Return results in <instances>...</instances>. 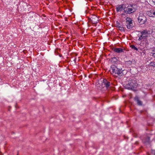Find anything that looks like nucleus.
<instances>
[{
    "label": "nucleus",
    "mask_w": 155,
    "mask_h": 155,
    "mask_svg": "<svg viewBox=\"0 0 155 155\" xmlns=\"http://www.w3.org/2000/svg\"><path fill=\"white\" fill-rule=\"evenodd\" d=\"M122 67V65L120 64L116 65H112L111 66L110 71L112 74H117L119 76H122L123 75L122 72L124 71Z\"/></svg>",
    "instance_id": "nucleus-1"
},
{
    "label": "nucleus",
    "mask_w": 155,
    "mask_h": 155,
    "mask_svg": "<svg viewBox=\"0 0 155 155\" xmlns=\"http://www.w3.org/2000/svg\"><path fill=\"white\" fill-rule=\"evenodd\" d=\"M137 86V84L135 78L132 77L129 79L128 80V84L124 86V87L126 89L132 90L134 88H136Z\"/></svg>",
    "instance_id": "nucleus-2"
},
{
    "label": "nucleus",
    "mask_w": 155,
    "mask_h": 155,
    "mask_svg": "<svg viewBox=\"0 0 155 155\" xmlns=\"http://www.w3.org/2000/svg\"><path fill=\"white\" fill-rule=\"evenodd\" d=\"M126 25L127 28L128 29H131L133 28L134 25L132 22V20L131 18L127 17L126 18Z\"/></svg>",
    "instance_id": "nucleus-3"
},
{
    "label": "nucleus",
    "mask_w": 155,
    "mask_h": 155,
    "mask_svg": "<svg viewBox=\"0 0 155 155\" xmlns=\"http://www.w3.org/2000/svg\"><path fill=\"white\" fill-rule=\"evenodd\" d=\"M138 20L140 24H144L146 21L147 18L145 16L143 15V14H141V15H140L138 17Z\"/></svg>",
    "instance_id": "nucleus-4"
},
{
    "label": "nucleus",
    "mask_w": 155,
    "mask_h": 155,
    "mask_svg": "<svg viewBox=\"0 0 155 155\" xmlns=\"http://www.w3.org/2000/svg\"><path fill=\"white\" fill-rule=\"evenodd\" d=\"M110 84L111 83L107 81L106 79H103L101 86L102 88L105 87L107 89L110 86Z\"/></svg>",
    "instance_id": "nucleus-5"
},
{
    "label": "nucleus",
    "mask_w": 155,
    "mask_h": 155,
    "mask_svg": "<svg viewBox=\"0 0 155 155\" xmlns=\"http://www.w3.org/2000/svg\"><path fill=\"white\" fill-rule=\"evenodd\" d=\"M91 21L92 22V23L96 24L98 22L99 20L96 16L95 15H92Z\"/></svg>",
    "instance_id": "nucleus-6"
},
{
    "label": "nucleus",
    "mask_w": 155,
    "mask_h": 155,
    "mask_svg": "<svg viewBox=\"0 0 155 155\" xmlns=\"http://www.w3.org/2000/svg\"><path fill=\"white\" fill-rule=\"evenodd\" d=\"M112 50L115 52L117 53H121L124 52V49H123L120 48H113Z\"/></svg>",
    "instance_id": "nucleus-7"
},
{
    "label": "nucleus",
    "mask_w": 155,
    "mask_h": 155,
    "mask_svg": "<svg viewBox=\"0 0 155 155\" xmlns=\"http://www.w3.org/2000/svg\"><path fill=\"white\" fill-rule=\"evenodd\" d=\"M124 4H123L117 5L116 8L117 12H118L120 11H122L123 10H124Z\"/></svg>",
    "instance_id": "nucleus-8"
},
{
    "label": "nucleus",
    "mask_w": 155,
    "mask_h": 155,
    "mask_svg": "<svg viewBox=\"0 0 155 155\" xmlns=\"http://www.w3.org/2000/svg\"><path fill=\"white\" fill-rule=\"evenodd\" d=\"M133 11V9L132 8H124V12L125 13H127V14H130L132 13Z\"/></svg>",
    "instance_id": "nucleus-9"
},
{
    "label": "nucleus",
    "mask_w": 155,
    "mask_h": 155,
    "mask_svg": "<svg viewBox=\"0 0 155 155\" xmlns=\"http://www.w3.org/2000/svg\"><path fill=\"white\" fill-rule=\"evenodd\" d=\"M135 101L137 102V104L140 106H141L142 105V102L139 100V98L137 96H136L134 98Z\"/></svg>",
    "instance_id": "nucleus-10"
},
{
    "label": "nucleus",
    "mask_w": 155,
    "mask_h": 155,
    "mask_svg": "<svg viewBox=\"0 0 155 155\" xmlns=\"http://www.w3.org/2000/svg\"><path fill=\"white\" fill-rule=\"evenodd\" d=\"M145 31H142L141 32V35H140V36H139L138 40H140L143 38H145L146 37V36H144V34L145 33Z\"/></svg>",
    "instance_id": "nucleus-11"
},
{
    "label": "nucleus",
    "mask_w": 155,
    "mask_h": 155,
    "mask_svg": "<svg viewBox=\"0 0 155 155\" xmlns=\"http://www.w3.org/2000/svg\"><path fill=\"white\" fill-rule=\"evenodd\" d=\"M110 61L112 63L116 64L118 60L116 57H114L111 59Z\"/></svg>",
    "instance_id": "nucleus-12"
},
{
    "label": "nucleus",
    "mask_w": 155,
    "mask_h": 155,
    "mask_svg": "<svg viewBox=\"0 0 155 155\" xmlns=\"http://www.w3.org/2000/svg\"><path fill=\"white\" fill-rule=\"evenodd\" d=\"M130 7L133 9V12H134L136 10V7L137 6L136 5H130Z\"/></svg>",
    "instance_id": "nucleus-13"
},
{
    "label": "nucleus",
    "mask_w": 155,
    "mask_h": 155,
    "mask_svg": "<svg viewBox=\"0 0 155 155\" xmlns=\"http://www.w3.org/2000/svg\"><path fill=\"white\" fill-rule=\"evenodd\" d=\"M149 65L150 66L153 67L155 68V62L154 61L151 62L150 63Z\"/></svg>",
    "instance_id": "nucleus-14"
},
{
    "label": "nucleus",
    "mask_w": 155,
    "mask_h": 155,
    "mask_svg": "<svg viewBox=\"0 0 155 155\" xmlns=\"http://www.w3.org/2000/svg\"><path fill=\"white\" fill-rule=\"evenodd\" d=\"M149 16L150 17H155V12H153V13L150 12V14H149Z\"/></svg>",
    "instance_id": "nucleus-15"
},
{
    "label": "nucleus",
    "mask_w": 155,
    "mask_h": 155,
    "mask_svg": "<svg viewBox=\"0 0 155 155\" xmlns=\"http://www.w3.org/2000/svg\"><path fill=\"white\" fill-rule=\"evenodd\" d=\"M130 47L132 49H133L136 51H137L138 49L136 47H135L134 45H131Z\"/></svg>",
    "instance_id": "nucleus-16"
},
{
    "label": "nucleus",
    "mask_w": 155,
    "mask_h": 155,
    "mask_svg": "<svg viewBox=\"0 0 155 155\" xmlns=\"http://www.w3.org/2000/svg\"><path fill=\"white\" fill-rule=\"evenodd\" d=\"M116 26L117 27L119 28L120 26H121V25L120 24V23L118 22L117 21L116 23Z\"/></svg>",
    "instance_id": "nucleus-17"
},
{
    "label": "nucleus",
    "mask_w": 155,
    "mask_h": 155,
    "mask_svg": "<svg viewBox=\"0 0 155 155\" xmlns=\"http://www.w3.org/2000/svg\"><path fill=\"white\" fill-rule=\"evenodd\" d=\"M145 31V33L144 34V36L145 35H146V37L147 36V34H150V31H147V30H144V31Z\"/></svg>",
    "instance_id": "nucleus-18"
},
{
    "label": "nucleus",
    "mask_w": 155,
    "mask_h": 155,
    "mask_svg": "<svg viewBox=\"0 0 155 155\" xmlns=\"http://www.w3.org/2000/svg\"><path fill=\"white\" fill-rule=\"evenodd\" d=\"M151 53L152 54V56L155 57V48L152 50Z\"/></svg>",
    "instance_id": "nucleus-19"
},
{
    "label": "nucleus",
    "mask_w": 155,
    "mask_h": 155,
    "mask_svg": "<svg viewBox=\"0 0 155 155\" xmlns=\"http://www.w3.org/2000/svg\"><path fill=\"white\" fill-rule=\"evenodd\" d=\"M119 28V30H120L121 31H125L124 29V28L123 27H121V26H120Z\"/></svg>",
    "instance_id": "nucleus-20"
},
{
    "label": "nucleus",
    "mask_w": 155,
    "mask_h": 155,
    "mask_svg": "<svg viewBox=\"0 0 155 155\" xmlns=\"http://www.w3.org/2000/svg\"><path fill=\"white\" fill-rule=\"evenodd\" d=\"M150 140V137H147L146 140V141L148 143H149Z\"/></svg>",
    "instance_id": "nucleus-21"
},
{
    "label": "nucleus",
    "mask_w": 155,
    "mask_h": 155,
    "mask_svg": "<svg viewBox=\"0 0 155 155\" xmlns=\"http://www.w3.org/2000/svg\"><path fill=\"white\" fill-rule=\"evenodd\" d=\"M133 61H134L135 60H133ZM133 60H132V61H127V63L128 64H131L132 62H133Z\"/></svg>",
    "instance_id": "nucleus-22"
},
{
    "label": "nucleus",
    "mask_w": 155,
    "mask_h": 155,
    "mask_svg": "<svg viewBox=\"0 0 155 155\" xmlns=\"http://www.w3.org/2000/svg\"><path fill=\"white\" fill-rule=\"evenodd\" d=\"M151 153L153 155H155V150H151Z\"/></svg>",
    "instance_id": "nucleus-23"
},
{
    "label": "nucleus",
    "mask_w": 155,
    "mask_h": 155,
    "mask_svg": "<svg viewBox=\"0 0 155 155\" xmlns=\"http://www.w3.org/2000/svg\"><path fill=\"white\" fill-rule=\"evenodd\" d=\"M145 42L146 43V45L147 44V45H148V41L147 40H145Z\"/></svg>",
    "instance_id": "nucleus-24"
},
{
    "label": "nucleus",
    "mask_w": 155,
    "mask_h": 155,
    "mask_svg": "<svg viewBox=\"0 0 155 155\" xmlns=\"http://www.w3.org/2000/svg\"><path fill=\"white\" fill-rule=\"evenodd\" d=\"M91 18H92V17H91V18H88V19L89 21H91Z\"/></svg>",
    "instance_id": "nucleus-25"
},
{
    "label": "nucleus",
    "mask_w": 155,
    "mask_h": 155,
    "mask_svg": "<svg viewBox=\"0 0 155 155\" xmlns=\"http://www.w3.org/2000/svg\"><path fill=\"white\" fill-rule=\"evenodd\" d=\"M138 144V141H136V142H135V144Z\"/></svg>",
    "instance_id": "nucleus-26"
},
{
    "label": "nucleus",
    "mask_w": 155,
    "mask_h": 155,
    "mask_svg": "<svg viewBox=\"0 0 155 155\" xmlns=\"http://www.w3.org/2000/svg\"><path fill=\"white\" fill-rule=\"evenodd\" d=\"M121 15H122V16H123V15H125V14L124 13H122L121 14Z\"/></svg>",
    "instance_id": "nucleus-27"
},
{
    "label": "nucleus",
    "mask_w": 155,
    "mask_h": 155,
    "mask_svg": "<svg viewBox=\"0 0 155 155\" xmlns=\"http://www.w3.org/2000/svg\"><path fill=\"white\" fill-rule=\"evenodd\" d=\"M152 1L155 5V0H152Z\"/></svg>",
    "instance_id": "nucleus-28"
},
{
    "label": "nucleus",
    "mask_w": 155,
    "mask_h": 155,
    "mask_svg": "<svg viewBox=\"0 0 155 155\" xmlns=\"http://www.w3.org/2000/svg\"><path fill=\"white\" fill-rule=\"evenodd\" d=\"M76 58H75V59H74V61H76Z\"/></svg>",
    "instance_id": "nucleus-29"
}]
</instances>
